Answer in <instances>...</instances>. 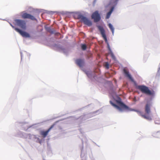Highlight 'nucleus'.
<instances>
[{"instance_id": "f03ea898", "label": "nucleus", "mask_w": 160, "mask_h": 160, "mask_svg": "<svg viewBox=\"0 0 160 160\" xmlns=\"http://www.w3.org/2000/svg\"><path fill=\"white\" fill-rule=\"evenodd\" d=\"M98 30L100 32L101 34L102 35V37L104 40L105 42L108 43V49L110 51V54L111 56V57L113 60H116V58L114 54H113V53L111 51V50H110V48L108 45L107 37L105 33V30H104L103 27L102 26H98Z\"/></svg>"}, {"instance_id": "ddd939ff", "label": "nucleus", "mask_w": 160, "mask_h": 160, "mask_svg": "<svg viewBox=\"0 0 160 160\" xmlns=\"http://www.w3.org/2000/svg\"><path fill=\"white\" fill-rule=\"evenodd\" d=\"M114 9V8L112 7L111 8L110 11L107 13L106 16V18L108 19L110 17L111 14L112 12Z\"/></svg>"}, {"instance_id": "4468645a", "label": "nucleus", "mask_w": 160, "mask_h": 160, "mask_svg": "<svg viewBox=\"0 0 160 160\" xmlns=\"http://www.w3.org/2000/svg\"><path fill=\"white\" fill-rule=\"evenodd\" d=\"M108 27L112 31V33L113 34L114 33V28L112 25L110 23L109 24Z\"/></svg>"}, {"instance_id": "0eeeda50", "label": "nucleus", "mask_w": 160, "mask_h": 160, "mask_svg": "<svg viewBox=\"0 0 160 160\" xmlns=\"http://www.w3.org/2000/svg\"><path fill=\"white\" fill-rule=\"evenodd\" d=\"M78 18L81 19V21L83 22L84 24L89 26L92 25V23L91 22L83 16L80 15L79 16Z\"/></svg>"}, {"instance_id": "a211bd4d", "label": "nucleus", "mask_w": 160, "mask_h": 160, "mask_svg": "<svg viewBox=\"0 0 160 160\" xmlns=\"http://www.w3.org/2000/svg\"><path fill=\"white\" fill-rule=\"evenodd\" d=\"M118 0H116V1H118Z\"/></svg>"}, {"instance_id": "20e7f679", "label": "nucleus", "mask_w": 160, "mask_h": 160, "mask_svg": "<svg viewBox=\"0 0 160 160\" xmlns=\"http://www.w3.org/2000/svg\"><path fill=\"white\" fill-rule=\"evenodd\" d=\"M116 102L119 106L114 103L111 101H110V104L113 106L118 110L119 111H122L123 109H127L128 108V107L121 101L119 100H117Z\"/></svg>"}, {"instance_id": "423d86ee", "label": "nucleus", "mask_w": 160, "mask_h": 160, "mask_svg": "<svg viewBox=\"0 0 160 160\" xmlns=\"http://www.w3.org/2000/svg\"><path fill=\"white\" fill-rule=\"evenodd\" d=\"M11 25L13 28L15 30H16L18 32H19L23 37L25 38L30 37V36L29 33L25 32L23 31L18 28H15L11 24Z\"/></svg>"}, {"instance_id": "dca6fc26", "label": "nucleus", "mask_w": 160, "mask_h": 160, "mask_svg": "<svg viewBox=\"0 0 160 160\" xmlns=\"http://www.w3.org/2000/svg\"><path fill=\"white\" fill-rule=\"evenodd\" d=\"M156 75L158 77H159L160 76V68H159L158 70Z\"/></svg>"}, {"instance_id": "f8f14e48", "label": "nucleus", "mask_w": 160, "mask_h": 160, "mask_svg": "<svg viewBox=\"0 0 160 160\" xmlns=\"http://www.w3.org/2000/svg\"><path fill=\"white\" fill-rule=\"evenodd\" d=\"M123 72L125 76L128 78L130 80H132V78L130 74H129V72L126 69H123Z\"/></svg>"}, {"instance_id": "9d476101", "label": "nucleus", "mask_w": 160, "mask_h": 160, "mask_svg": "<svg viewBox=\"0 0 160 160\" xmlns=\"http://www.w3.org/2000/svg\"><path fill=\"white\" fill-rule=\"evenodd\" d=\"M54 124L52 125L48 130L45 131H41L40 132V135H42L43 138H45L46 137V136L48 135V132L54 127Z\"/></svg>"}, {"instance_id": "2eb2a0df", "label": "nucleus", "mask_w": 160, "mask_h": 160, "mask_svg": "<svg viewBox=\"0 0 160 160\" xmlns=\"http://www.w3.org/2000/svg\"><path fill=\"white\" fill-rule=\"evenodd\" d=\"M81 48L82 50H85L87 48V46L85 44H82L81 46Z\"/></svg>"}, {"instance_id": "1a4fd4ad", "label": "nucleus", "mask_w": 160, "mask_h": 160, "mask_svg": "<svg viewBox=\"0 0 160 160\" xmlns=\"http://www.w3.org/2000/svg\"><path fill=\"white\" fill-rule=\"evenodd\" d=\"M22 18L23 19H28L33 21L37 20V19L34 16L27 13H24L22 14Z\"/></svg>"}, {"instance_id": "f3484780", "label": "nucleus", "mask_w": 160, "mask_h": 160, "mask_svg": "<svg viewBox=\"0 0 160 160\" xmlns=\"http://www.w3.org/2000/svg\"><path fill=\"white\" fill-rule=\"evenodd\" d=\"M105 66L107 69H108L109 68V64L108 62H106L105 64Z\"/></svg>"}, {"instance_id": "9b49d317", "label": "nucleus", "mask_w": 160, "mask_h": 160, "mask_svg": "<svg viewBox=\"0 0 160 160\" xmlns=\"http://www.w3.org/2000/svg\"><path fill=\"white\" fill-rule=\"evenodd\" d=\"M76 64L80 67H82L84 64V60L82 59H77L76 60Z\"/></svg>"}, {"instance_id": "f257e3e1", "label": "nucleus", "mask_w": 160, "mask_h": 160, "mask_svg": "<svg viewBox=\"0 0 160 160\" xmlns=\"http://www.w3.org/2000/svg\"><path fill=\"white\" fill-rule=\"evenodd\" d=\"M151 104L150 103H148L146 104L145 107V114H143L140 111L138 110H134V111L136 112L138 114L141 116L143 118L148 120H151L152 119L151 116L150 115L151 112L150 107Z\"/></svg>"}, {"instance_id": "7ed1b4c3", "label": "nucleus", "mask_w": 160, "mask_h": 160, "mask_svg": "<svg viewBox=\"0 0 160 160\" xmlns=\"http://www.w3.org/2000/svg\"><path fill=\"white\" fill-rule=\"evenodd\" d=\"M136 88L141 91L142 92L148 95H152L153 93L148 88L144 85H138L136 86Z\"/></svg>"}, {"instance_id": "6e6552de", "label": "nucleus", "mask_w": 160, "mask_h": 160, "mask_svg": "<svg viewBox=\"0 0 160 160\" xmlns=\"http://www.w3.org/2000/svg\"><path fill=\"white\" fill-rule=\"evenodd\" d=\"M15 22L17 25L22 29H25L26 28V23L25 21L20 19H15Z\"/></svg>"}, {"instance_id": "39448f33", "label": "nucleus", "mask_w": 160, "mask_h": 160, "mask_svg": "<svg viewBox=\"0 0 160 160\" xmlns=\"http://www.w3.org/2000/svg\"><path fill=\"white\" fill-rule=\"evenodd\" d=\"M91 18L94 20L95 22H98L101 19V17L98 11H96L92 13Z\"/></svg>"}]
</instances>
